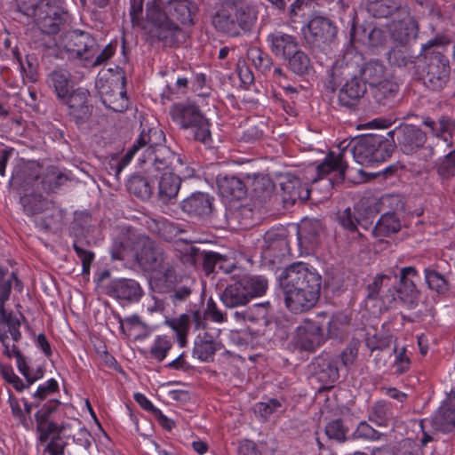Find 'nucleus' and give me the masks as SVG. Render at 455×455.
<instances>
[{"label":"nucleus","instance_id":"obj_19","mask_svg":"<svg viewBox=\"0 0 455 455\" xmlns=\"http://www.w3.org/2000/svg\"><path fill=\"white\" fill-rule=\"evenodd\" d=\"M247 187L251 188L253 206L267 208L274 196L275 184L272 180L264 174H248Z\"/></svg>","mask_w":455,"mask_h":455},{"label":"nucleus","instance_id":"obj_64","mask_svg":"<svg viewBox=\"0 0 455 455\" xmlns=\"http://www.w3.org/2000/svg\"><path fill=\"white\" fill-rule=\"evenodd\" d=\"M380 436L381 434L376 429H374L366 421L360 422L356 429L352 434L353 439H364L371 441L379 440Z\"/></svg>","mask_w":455,"mask_h":455},{"label":"nucleus","instance_id":"obj_31","mask_svg":"<svg viewBox=\"0 0 455 455\" xmlns=\"http://www.w3.org/2000/svg\"><path fill=\"white\" fill-rule=\"evenodd\" d=\"M272 310V305L269 301L253 304L248 307L235 310L233 317L240 323H259L264 321L267 323V318Z\"/></svg>","mask_w":455,"mask_h":455},{"label":"nucleus","instance_id":"obj_11","mask_svg":"<svg viewBox=\"0 0 455 455\" xmlns=\"http://www.w3.org/2000/svg\"><path fill=\"white\" fill-rule=\"evenodd\" d=\"M60 405L58 399H50L35 413L36 429L38 433V440L41 443H46L51 436L60 438V435L65 432L67 425L58 424L52 419L53 414Z\"/></svg>","mask_w":455,"mask_h":455},{"label":"nucleus","instance_id":"obj_57","mask_svg":"<svg viewBox=\"0 0 455 455\" xmlns=\"http://www.w3.org/2000/svg\"><path fill=\"white\" fill-rule=\"evenodd\" d=\"M131 239L129 234L120 233L115 238L110 253L113 259L124 260L130 250Z\"/></svg>","mask_w":455,"mask_h":455},{"label":"nucleus","instance_id":"obj_53","mask_svg":"<svg viewBox=\"0 0 455 455\" xmlns=\"http://www.w3.org/2000/svg\"><path fill=\"white\" fill-rule=\"evenodd\" d=\"M20 204L28 215H36L44 212L48 201L40 194H25L20 197Z\"/></svg>","mask_w":455,"mask_h":455},{"label":"nucleus","instance_id":"obj_54","mask_svg":"<svg viewBox=\"0 0 455 455\" xmlns=\"http://www.w3.org/2000/svg\"><path fill=\"white\" fill-rule=\"evenodd\" d=\"M248 59L254 67L263 74H267L273 68V59L271 56L258 47H251L247 52Z\"/></svg>","mask_w":455,"mask_h":455},{"label":"nucleus","instance_id":"obj_38","mask_svg":"<svg viewBox=\"0 0 455 455\" xmlns=\"http://www.w3.org/2000/svg\"><path fill=\"white\" fill-rule=\"evenodd\" d=\"M110 85H103L100 88L101 102L115 112H124L128 108V98L123 91L114 92Z\"/></svg>","mask_w":455,"mask_h":455},{"label":"nucleus","instance_id":"obj_55","mask_svg":"<svg viewBox=\"0 0 455 455\" xmlns=\"http://www.w3.org/2000/svg\"><path fill=\"white\" fill-rule=\"evenodd\" d=\"M391 278L386 275H377L373 282L367 285V298L368 299H379L383 300V302H392L395 299V294L392 293L390 296L382 294V288L384 285L387 286V283L384 284L385 282H389Z\"/></svg>","mask_w":455,"mask_h":455},{"label":"nucleus","instance_id":"obj_34","mask_svg":"<svg viewBox=\"0 0 455 455\" xmlns=\"http://www.w3.org/2000/svg\"><path fill=\"white\" fill-rule=\"evenodd\" d=\"M422 123L433 136L444 141H448L455 131V119L448 116H441L437 122L427 116Z\"/></svg>","mask_w":455,"mask_h":455},{"label":"nucleus","instance_id":"obj_27","mask_svg":"<svg viewBox=\"0 0 455 455\" xmlns=\"http://www.w3.org/2000/svg\"><path fill=\"white\" fill-rule=\"evenodd\" d=\"M398 93V84L390 80H384L371 87L373 101L379 111L392 108Z\"/></svg>","mask_w":455,"mask_h":455},{"label":"nucleus","instance_id":"obj_15","mask_svg":"<svg viewBox=\"0 0 455 455\" xmlns=\"http://www.w3.org/2000/svg\"><path fill=\"white\" fill-rule=\"evenodd\" d=\"M12 292V277L8 269L0 266V319L8 326V331L12 339L18 342L21 339L20 331V322L12 312H6L5 303L9 300Z\"/></svg>","mask_w":455,"mask_h":455},{"label":"nucleus","instance_id":"obj_12","mask_svg":"<svg viewBox=\"0 0 455 455\" xmlns=\"http://www.w3.org/2000/svg\"><path fill=\"white\" fill-rule=\"evenodd\" d=\"M135 257L140 266L150 271L162 268L167 259L164 249L145 235H140L136 239Z\"/></svg>","mask_w":455,"mask_h":455},{"label":"nucleus","instance_id":"obj_35","mask_svg":"<svg viewBox=\"0 0 455 455\" xmlns=\"http://www.w3.org/2000/svg\"><path fill=\"white\" fill-rule=\"evenodd\" d=\"M403 8L401 0H367L366 10L374 18H387L393 13L402 12Z\"/></svg>","mask_w":455,"mask_h":455},{"label":"nucleus","instance_id":"obj_36","mask_svg":"<svg viewBox=\"0 0 455 455\" xmlns=\"http://www.w3.org/2000/svg\"><path fill=\"white\" fill-rule=\"evenodd\" d=\"M40 29L47 35L57 34L62 24V18L50 5L40 11L34 18Z\"/></svg>","mask_w":455,"mask_h":455},{"label":"nucleus","instance_id":"obj_9","mask_svg":"<svg viewBox=\"0 0 455 455\" xmlns=\"http://www.w3.org/2000/svg\"><path fill=\"white\" fill-rule=\"evenodd\" d=\"M396 140L400 150L408 156L419 154V158L424 162L430 161L434 155L432 146H426L427 136L419 127L413 124H403L396 131Z\"/></svg>","mask_w":455,"mask_h":455},{"label":"nucleus","instance_id":"obj_21","mask_svg":"<svg viewBox=\"0 0 455 455\" xmlns=\"http://www.w3.org/2000/svg\"><path fill=\"white\" fill-rule=\"evenodd\" d=\"M416 277H418V272L415 267H405L401 269L400 286L395 291L399 299L409 308H414L419 298V291L414 283Z\"/></svg>","mask_w":455,"mask_h":455},{"label":"nucleus","instance_id":"obj_8","mask_svg":"<svg viewBox=\"0 0 455 455\" xmlns=\"http://www.w3.org/2000/svg\"><path fill=\"white\" fill-rule=\"evenodd\" d=\"M171 116L181 129H190L194 140L211 147L212 144L210 123L195 104L180 103L171 109Z\"/></svg>","mask_w":455,"mask_h":455},{"label":"nucleus","instance_id":"obj_6","mask_svg":"<svg viewBox=\"0 0 455 455\" xmlns=\"http://www.w3.org/2000/svg\"><path fill=\"white\" fill-rule=\"evenodd\" d=\"M258 20L257 6L245 4L228 10L218 11L212 23L217 31L230 37H239L252 32Z\"/></svg>","mask_w":455,"mask_h":455},{"label":"nucleus","instance_id":"obj_23","mask_svg":"<svg viewBox=\"0 0 455 455\" xmlns=\"http://www.w3.org/2000/svg\"><path fill=\"white\" fill-rule=\"evenodd\" d=\"M266 42L269 51L276 58L283 60L299 46L298 38L291 34L275 30L267 36Z\"/></svg>","mask_w":455,"mask_h":455},{"label":"nucleus","instance_id":"obj_20","mask_svg":"<svg viewBox=\"0 0 455 455\" xmlns=\"http://www.w3.org/2000/svg\"><path fill=\"white\" fill-rule=\"evenodd\" d=\"M108 294L119 301L135 303L141 299L144 291L137 281L121 278L110 282L108 285Z\"/></svg>","mask_w":455,"mask_h":455},{"label":"nucleus","instance_id":"obj_52","mask_svg":"<svg viewBox=\"0 0 455 455\" xmlns=\"http://www.w3.org/2000/svg\"><path fill=\"white\" fill-rule=\"evenodd\" d=\"M96 222L89 212H79L75 213L71 228L76 236H85L93 232Z\"/></svg>","mask_w":455,"mask_h":455},{"label":"nucleus","instance_id":"obj_47","mask_svg":"<svg viewBox=\"0 0 455 455\" xmlns=\"http://www.w3.org/2000/svg\"><path fill=\"white\" fill-rule=\"evenodd\" d=\"M239 281L250 300L253 298L263 296L268 288V282L262 275H246Z\"/></svg>","mask_w":455,"mask_h":455},{"label":"nucleus","instance_id":"obj_63","mask_svg":"<svg viewBox=\"0 0 455 455\" xmlns=\"http://www.w3.org/2000/svg\"><path fill=\"white\" fill-rule=\"evenodd\" d=\"M0 372L4 380L11 384L16 391L22 392L28 388V385L14 373L12 366L0 363Z\"/></svg>","mask_w":455,"mask_h":455},{"label":"nucleus","instance_id":"obj_49","mask_svg":"<svg viewBox=\"0 0 455 455\" xmlns=\"http://www.w3.org/2000/svg\"><path fill=\"white\" fill-rule=\"evenodd\" d=\"M68 178L62 173L58 168L50 166L46 169L38 185L45 192H55L59 188L63 186Z\"/></svg>","mask_w":455,"mask_h":455},{"label":"nucleus","instance_id":"obj_39","mask_svg":"<svg viewBox=\"0 0 455 455\" xmlns=\"http://www.w3.org/2000/svg\"><path fill=\"white\" fill-rule=\"evenodd\" d=\"M387 200H389L388 197L363 196L355 206V211L360 216L362 221L367 223V220L376 216L381 211L382 205Z\"/></svg>","mask_w":455,"mask_h":455},{"label":"nucleus","instance_id":"obj_50","mask_svg":"<svg viewBox=\"0 0 455 455\" xmlns=\"http://www.w3.org/2000/svg\"><path fill=\"white\" fill-rule=\"evenodd\" d=\"M387 56L389 64L398 68H404L414 64L416 60L411 49L406 45L401 44L392 47Z\"/></svg>","mask_w":455,"mask_h":455},{"label":"nucleus","instance_id":"obj_7","mask_svg":"<svg viewBox=\"0 0 455 455\" xmlns=\"http://www.w3.org/2000/svg\"><path fill=\"white\" fill-rule=\"evenodd\" d=\"M440 41L432 39L422 44L421 54L425 60L422 69L424 84L433 90H442L449 81L451 67L448 58L441 52Z\"/></svg>","mask_w":455,"mask_h":455},{"label":"nucleus","instance_id":"obj_41","mask_svg":"<svg viewBox=\"0 0 455 455\" xmlns=\"http://www.w3.org/2000/svg\"><path fill=\"white\" fill-rule=\"evenodd\" d=\"M369 420L379 427H387L394 419L393 404L386 400H378L369 409Z\"/></svg>","mask_w":455,"mask_h":455},{"label":"nucleus","instance_id":"obj_40","mask_svg":"<svg viewBox=\"0 0 455 455\" xmlns=\"http://www.w3.org/2000/svg\"><path fill=\"white\" fill-rule=\"evenodd\" d=\"M41 166L38 164H31L16 173L12 182L18 187L21 192H27L32 188L41 176Z\"/></svg>","mask_w":455,"mask_h":455},{"label":"nucleus","instance_id":"obj_58","mask_svg":"<svg viewBox=\"0 0 455 455\" xmlns=\"http://www.w3.org/2000/svg\"><path fill=\"white\" fill-rule=\"evenodd\" d=\"M324 432L329 439L344 443L347 439L348 427L345 426L341 419H336L327 423Z\"/></svg>","mask_w":455,"mask_h":455},{"label":"nucleus","instance_id":"obj_51","mask_svg":"<svg viewBox=\"0 0 455 455\" xmlns=\"http://www.w3.org/2000/svg\"><path fill=\"white\" fill-rule=\"evenodd\" d=\"M148 179L149 177L145 178L140 175L132 176L127 182L128 191L142 200L150 198L153 194V187Z\"/></svg>","mask_w":455,"mask_h":455},{"label":"nucleus","instance_id":"obj_62","mask_svg":"<svg viewBox=\"0 0 455 455\" xmlns=\"http://www.w3.org/2000/svg\"><path fill=\"white\" fill-rule=\"evenodd\" d=\"M59 392V383L55 379H50L46 382L40 384L32 395V398L41 403L50 395Z\"/></svg>","mask_w":455,"mask_h":455},{"label":"nucleus","instance_id":"obj_37","mask_svg":"<svg viewBox=\"0 0 455 455\" xmlns=\"http://www.w3.org/2000/svg\"><path fill=\"white\" fill-rule=\"evenodd\" d=\"M47 84L54 90L59 99L64 100L70 94L71 75L67 69H55L48 75Z\"/></svg>","mask_w":455,"mask_h":455},{"label":"nucleus","instance_id":"obj_14","mask_svg":"<svg viewBox=\"0 0 455 455\" xmlns=\"http://www.w3.org/2000/svg\"><path fill=\"white\" fill-rule=\"evenodd\" d=\"M324 342L322 327L315 322H306L296 328L291 346L293 350L314 352Z\"/></svg>","mask_w":455,"mask_h":455},{"label":"nucleus","instance_id":"obj_26","mask_svg":"<svg viewBox=\"0 0 455 455\" xmlns=\"http://www.w3.org/2000/svg\"><path fill=\"white\" fill-rule=\"evenodd\" d=\"M281 189L283 191V201L287 204H294L298 200L306 201L310 196V189L307 184L297 177H287L285 180L281 183Z\"/></svg>","mask_w":455,"mask_h":455},{"label":"nucleus","instance_id":"obj_5","mask_svg":"<svg viewBox=\"0 0 455 455\" xmlns=\"http://www.w3.org/2000/svg\"><path fill=\"white\" fill-rule=\"evenodd\" d=\"M361 55L347 60H337L333 64V76H345V83L338 92V103L348 109H355L367 92L365 82L358 76V61Z\"/></svg>","mask_w":455,"mask_h":455},{"label":"nucleus","instance_id":"obj_43","mask_svg":"<svg viewBox=\"0 0 455 455\" xmlns=\"http://www.w3.org/2000/svg\"><path fill=\"white\" fill-rule=\"evenodd\" d=\"M284 61L287 68L299 76L307 75L313 68L309 56L301 49L299 44Z\"/></svg>","mask_w":455,"mask_h":455},{"label":"nucleus","instance_id":"obj_13","mask_svg":"<svg viewBox=\"0 0 455 455\" xmlns=\"http://www.w3.org/2000/svg\"><path fill=\"white\" fill-rule=\"evenodd\" d=\"M62 41L69 58L90 61L96 53L95 40L89 33L79 30L68 32Z\"/></svg>","mask_w":455,"mask_h":455},{"label":"nucleus","instance_id":"obj_30","mask_svg":"<svg viewBox=\"0 0 455 455\" xmlns=\"http://www.w3.org/2000/svg\"><path fill=\"white\" fill-rule=\"evenodd\" d=\"M176 172H163L158 175V197L164 203H169L179 193L181 179Z\"/></svg>","mask_w":455,"mask_h":455},{"label":"nucleus","instance_id":"obj_46","mask_svg":"<svg viewBox=\"0 0 455 455\" xmlns=\"http://www.w3.org/2000/svg\"><path fill=\"white\" fill-rule=\"evenodd\" d=\"M218 350L217 343L207 333L194 343L193 355L202 362H212Z\"/></svg>","mask_w":455,"mask_h":455},{"label":"nucleus","instance_id":"obj_59","mask_svg":"<svg viewBox=\"0 0 455 455\" xmlns=\"http://www.w3.org/2000/svg\"><path fill=\"white\" fill-rule=\"evenodd\" d=\"M56 0H16L19 12L34 18L40 11Z\"/></svg>","mask_w":455,"mask_h":455},{"label":"nucleus","instance_id":"obj_32","mask_svg":"<svg viewBox=\"0 0 455 455\" xmlns=\"http://www.w3.org/2000/svg\"><path fill=\"white\" fill-rule=\"evenodd\" d=\"M358 61L357 76H363V81L368 83L371 87L382 83L386 76V67L379 60H370L364 64Z\"/></svg>","mask_w":455,"mask_h":455},{"label":"nucleus","instance_id":"obj_17","mask_svg":"<svg viewBox=\"0 0 455 455\" xmlns=\"http://www.w3.org/2000/svg\"><path fill=\"white\" fill-rule=\"evenodd\" d=\"M90 92L87 89L79 87L70 92L64 99L68 107V116L76 125H82L89 121L92 112V105L90 104Z\"/></svg>","mask_w":455,"mask_h":455},{"label":"nucleus","instance_id":"obj_45","mask_svg":"<svg viewBox=\"0 0 455 455\" xmlns=\"http://www.w3.org/2000/svg\"><path fill=\"white\" fill-rule=\"evenodd\" d=\"M401 229L399 217L395 212H386L376 223L372 233L375 237H386L397 233Z\"/></svg>","mask_w":455,"mask_h":455},{"label":"nucleus","instance_id":"obj_29","mask_svg":"<svg viewBox=\"0 0 455 455\" xmlns=\"http://www.w3.org/2000/svg\"><path fill=\"white\" fill-rule=\"evenodd\" d=\"M323 232V227L319 220H304L298 227L297 235L300 245L314 248L318 244Z\"/></svg>","mask_w":455,"mask_h":455},{"label":"nucleus","instance_id":"obj_61","mask_svg":"<svg viewBox=\"0 0 455 455\" xmlns=\"http://www.w3.org/2000/svg\"><path fill=\"white\" fill-rule=\"evenodd\" d=\"M426 282L428 287L438 293H444L448 290L445 278L435 270H425Z\"/></svg>","mask_w":455,"mask_h":455},{"label":"nucleus","instance_id":"obj_3","mask_svg":"<svg viewBox=\"0 0 455 455\" xmlns=\"http://www.w3.org/2000/svg\"><path fill=\"white\" fill-rule=\"evenodd\" d=\"M279 283L286 307L293 313H301L311 309L317 303L322 276L313 267L298 261L282 271Z\"/></svg>","mask_w":455,"mask_h":455},{"label":"nucleus","instance_id":"obj_56","mask_svg":"<svg viewBox=\"0 0 455 455\" xmlns=\"http://www.w3.org/2000/svg\"><path fill=\"white\" fill-rule=\"evenodd\" d=\"M172 347V339L167 336H156L149 351V357L157 362L164 361Z\"/></svg>","mask_w":455,"mask_h":455},{"label":"nucleus","instance_id":"obj_25","mask_svg":"<svg viewBox=\"0 0 455 455\" xmlns=\"http://www.w3.org/2000/svg\"><path fill=\"white\" fill-rule=\"evenodd\" d=\"M431 423L435 430L443 433L455 429V394H450L443 402Z\"/></svg>","mask_w":455,"mask_h":455},{"label":"nucleus","instance_id":"obj_24","mask_svg":"<svg viewBox=\"0 0 455 455\" xmlns=\"http://www.w3.org/2000/svg\"><path fill=\"white\" fill-rule=\"evenodd\" d=\"M337 34V28L327 18L315 17L307 24L305 36L312 44H325L331 42Z\"/></svg>","mask_w":455,"mask_h":455},{"label":"nucleus","instance_id":"obj_28","mask_svg":"<svg viewBox=\"0 0 455 455\" xmlns=\"http://www.w3.org/2000/svg\"><path fill=\"white\" fill-rule=\"evenodd\" d=\"M220 195L228 200H240L247 191V182H243L235 176H224L217 178Z\"/></svg>","mask_w":455,"mask_h":455},{"label":"nucleus","instance_id":"obj_16","mask_svg":"<svg viewBox=\"0 0 455 455\" xmlns=\"http://www.w3.org/2000/svg\"><path fill=\"white\" fill-rule=\"evenodd\" d=\"M290 246L285 232L269 230L263 236L261 258L271 265L278 264L289 255Z\"/></svg>","mask_w":455,"mask_h":455},{"label":"nucleus","instance_id":"obj_1","mask_svg":"<svg viewBox=\"0 0 455 455\" xmlns=\"http://www.w3.org/2000/svg\"><path fill=\"white\" fill-rule=\"evenodd\" d=\"M164 143L165 134L161 129L152 127L147 132L142 130L125 156L110 164V170L118 179L132 158L141 151L139 163L149 178L157 179L160 173L167 172H176L185 178L192 176L194 170L188 166L187 158L172 151Z\"/></svg>","mask_w":455,"mask_h":455},{"label":"nucleus","instance_id":"obj_44","mask_svg":"<svg viewBox=\"0 0 455 455\" xmlns=\"http://www.w3.org/2000/svg\"><path fill=\"white\" fill-rule=\"evenodd\" d=\"M352 40L362 41L363 44L368 47L376 48L384 45L387 41V35L383 28L374 27L363 28L362 30V36L356 38V31L355 26L351 29Z\"/></svg>","mask_w":455,"mask_h":455},{"label":"nucleus","instance_id":"obj_22","mask_svg":"<svg viewBox=\"0 0 455 455\" xmlns=\"http://www.w3.org/2000/svg\"><path fill=\"white\" fill-rule=\"evenodd\" d=\"M213 201L209 194L196 192L181 202V209L191 217L205 220L213 212Z\"/></svg>","mask_w":455,"mask_h":455},{"label":"nucleus","instance_id":"obj_10","mask_svg":"<svg viewBox=\"0 0 455 455\" xmlns=\"http://www.w3.org/2000/svg\"><path fill=\"white\" fill-rule=\"evenodd\" d=\"M338 364L339 357L327 352L314 357L307 366L311 383H318L319 391L331 388L339 378Z\"/></svg>","mask_w":455,"mask_h":455},{"label":"nucleus","instance_id":"obj_18","mask_svg":"<svg viewBox=\"0 0 455 455\" xmlns=\"http://www.w3.org/2000/svg\"><path fill=\"white\" fill-rule=\"evenodd\" d=\"M399 20H393L387 25L391 39L401 44L407 45L414 41L418 36L419 26L415 19L410 15L408 8H403Z\"/></svg>","mask_w":455,"mask_h":455},{"label":"nucleus","instance_id":"obj_4","mask_svg":"<svg viewBox=\"0 0 455 455\" xmlns=\"http://www.w3.org/2000/svg\"><path fill=\"white\" fill-rule=\"evenodd\" d=\"M162 0H148L146 4V20L150 24L148 35L153 42L172 46L178 42L181 29L170 17L183 25H192L198 8L190 0H169L165 11L162 10Z\"/></svg>","mask_w":455,"mask_h":455},{"label":"nucleus","instance_id":"obj_2","mask_svg":"<svg viewBox=\"0 0 455 455\" xmlns=\"http://www.w3.org/2000/svg\"><path fill=\"white\" fill-rule=\"evenodd\" d=\"M344 144L345 141L339 144L340 152L339 154L330 151L323 161L316 166V176L312 179L313 182L323 179L331 172H335V178L329 180L330 185L333 186L343 182L348 168L346 160L347 153L352 155L356 163L369 165L385 162L392 156L395 148L392 140L379 134L363 135L353 139L346 146H343Z\"/></svg>","mask_w":455,"mask_h":455},{"label":"nucleus","instance_id":"obj_60","mask_svg":"<svg viewBox=\"0 0 455 455\" xmlns=\"http://www.w3.org/2000/svg\"><path fill=\"white\" fill-rule=\"evenodd\" d=\"M338 220L343 228L351 233L358 231L357 226H363L366 228L365 225L362 223L360 216L355 212H353L349 207L339 213Z\"/></svg>","mask_w":455,"mask_h":455},{"label":"nucleus","instance_id":"obj_33","mask_svg":"<svg viewBox=\"0 0 455 455\" xmlns=\"http://www.w3.org/2000/svg\"><path fill=\"white\" fill-rule=\"evenodd\" d=\"M220 300L223 305L228 308L243 307L250 302L239 280L234 283L228 284L224 289L220 295Z\"/></svg>","mask_w":455,"mask_h":455},{"label":"nucleus","instance_id":"obj_42","mask_svg":"<svg viewBox=\"0 0 455 455\" xmlns=\"http://www.w3.org/2000/svg\"><path fill=\"white\" fill-rule=\"evenodd\" d=\"M351 319L344 312H338L332 315L327 326V336L330 339H344L347 337L350 330Z\"/></svg>","mask_w":455,"mask_h":455},{"label":"nucleus","instance_id":"obj_48","mask_svg":"<svg viewBox=\"0 0 455 455\" xmlns=\"http://www.w3.org/2000/svg\"><path fill=\"white\" fill-rule=\"evenodd\" d=\"M228 259L215 251H203L201 253L200 263L205 275H210L216 271V268L228 272L229 269L225 266Z\"/></svg>","mask_w":455,"mask_h":455}]
</instances>
